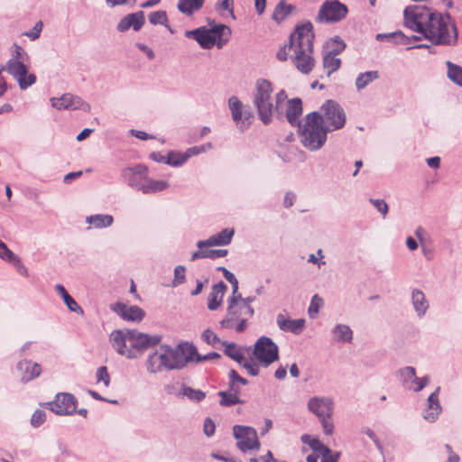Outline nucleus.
<instances>
[{
    "instance_id": "f257e3e1",
    "label": "nucleus",
    "mask_w": 462,
    "mask_h": 462,
    "mask_svg": "<svg viewBox=\"0 0 462 462\" xmlns=\"http://www.w3.org/2000/svg\"><path fill=\"white\" fill-rule=\"evenodd\" d=\"M404 24L420 33L436 45H455L457 41L456 25L448 14L443 15L426 6H408L404 13Z\"/></svg>"
},
{
    "instance_id": "f03ea898",
    "label": "nucleus",
    "mask_w": 462,
    "mask_h": 462,
    "mask_svg": "<svg viewBox=\"0 0 462 462\" xmlns=\"http://www.w3.org/2000/svg\"><path fill=\"white\" fill-rule=\"evenodd\" d=\"M313 26L307 22L298 25L290 37L289 50L293 65L303 74H310L315 67L313 57Z\"/></svg>"
},
{
    "instance_id": "7ed1b4c3",
    "label": "nucleus",
    "mask_w": 462,
    "mask_h": 462,
    "mask_svg": "<svg viewBox=\"0 0 462 462\" xmlns=\"http://www.w3.org/2000/svg\"><path fill=\"white\" fill-rule=\"evenodd\" d=\"M160 336H150L135 329H116L111 332L109 341L117 354L127 358H137L147 348L160 343Z\"/></svg>"
},
{
    "instance_id": "20e7f679",
    "label": "nucleus",
    "mask_w": 462,
    "mask_h": 462,
    "mask_svg": "<svg viewBox=\"0 0 462 462\" xmlns=\"http://www.w3.org/2000/svg\"><path fill=\"white\" fill-rule=\"evenodd\" d=\"M328 131L322 125V118L318 112L307 115L305 122L299 126V134L302 145L310 150H319L327 140Z\"/></svg>"
},
{
    "instance_id": "39448f33",
    "label": "nucleus",
    "mask_w": 462,
    "mask_h": 462,
    "mask_svg": "<svg viewBox=\"0 0 462 462\" xmlns=\"http://www.w3.org/2000/svg\"><path fill=\"white\" fill-rule=\"evenodd\" d=\"M185 36L195 40L203 49L209 50L215 45L221 49L229 41L231 30L226 25L218 24L211 29L199 27L195 30L186 31Z\"/></svg>"
},
{
    "instance_id": "423d86ee",
    "label": "nucleus",
    "mask_w": 462,
    "mask_h": 462,
    "mask_svg": "<svg viewBox=\"0 0 462 462\" xmlns=\"http://www.w3.org/2000/svg\"><path fill=\"white\" fill-rule=\"evenodd\" d=\"M273 93V88L271 81L265 79H258L255 81L253 102L260 120L264 125H269L273 120V113L274 110Z\"/></svg>"
},
{
    "instance_id": "0eeeda50",
    "label": "nucleus",
    "mask_w": 462,
    "mask_h": 462,
    "mask_svg": "<svg viewBox=\"0 0 462 462\" xmlns=\"http://www.w3.org/2000/svg\"><path fill=\"white\" fill-rule=\"evenodd\" d=\"M254 315L252 306L245 305L235 298L227 299V308L225 319L220 321L223 328H235L236 332H243L247 328V321Z\"/></svg>"
},
{
    "instance_id": "6e6552de",
    "label": "nucleus",
    "mask_w": 462,
    "mask_h": 462,
    "mask_svg": "<svg viewBox=\"0 0 462 462\" xmlns=\"http://www.w3.org/2000/svg\"><path fill=\"white\" fill-rule=\"evenodd\" d=\"M164 356L167 358V371L184 368L189 362L193 361L196 346L189 343H180L175 347L162 346Z\"/></svg>"
},
{
    "instance_id": "1a4fd4ad",
    "label": "nucleus",
    "mask_w": 462,
    "mask_h": 462,
    "mask_svg": "<svg viewBox=\"0 0 462 462\" xmlns=\"http://www.w3.org/2000/svg\"><path fill=\"white\" fill-rule=\"evenodd\" d=\"M322 125L328 132L338 130L346 124V113L342 106L334 100H327L321 106Z\"/></svg>"
},
{
    "instance_id": "9d476101",
    "label": "nucleus",
    "mask_w": 462,
    "mask_h": 462,
    "mask_svg": "<svg viewBox=\"0 0 462 462\" xmlns=\"http://www.w3.org/2000/svg\"><path fill=\"white\" fill-rule=\"evenodd\" d=\"M253 355L260 364L267 367L279 359V347L272 338L263 336L255 342Z\"/></svg>"
},
{
    "instance_id": "9b49d317",
    "label": "nucleus",
    "mask_w": 462,
    "mask_h": 462,
    "mask_svg": "<svg viewBox=\"0 0 462 462\" xmlns=\"http://www.w3.org/2000/svg\"><path fill=\"white\" fill-rule=\"evenodd\" d=\"M348 14L347 6L338 0H326L320 6L317 21L319 23H334L345 19Z\"/></svg>"
},
{
    "instance_id": "f8f14e48",
    "label": "nucleus",
    "mask_w": 462,
    "mask_h": 462,
    "mask_svg": "<svg viewBox=\"0 0 462 462\" xmlns=\"http://www.w3.org/2000/svg\"><path fill=\"white\" fill-rule=\"evenodd\" d=\"M16 81L19 88L23 90L33 85L36 81V76L33 73H29L27 67L22 60L16 59H10L5 69Z\"/></svg>"
},
{
    "instance_id": "ddd939ff",
    "label": "nucleus",
    "mask_w": 462,
    "mask_h": 462,
    "mask_svg": "<svg viewBox=\"0 0 462 462\" xmlns=\"http://www.w3.org/2000/svg\"><path fill=\"white\" fill-rule=\"evenodd\" d=\"M233 434L237 440L238 448L243 452L259 448L260 442L254 428L236 425L233 428Z\"/></svg>"
},
{
    "instance_id": "4468645a",
    "label": "nucleus",
    "mask_w": 462,
    "mask_h": 462,
    "mask_svg": "<svg viewBox=\"0 0 462 462\" xmlns=\"http://www.w3.org/2000/svg\"><path fill=\"white\" fill-rule=\"evenodd\" d=\"M122 177L128 186L143 192V187L148 178V168L143 164L125 168L122 171Z\"/></svg>"
},
{
    "instance_id": "2eb2a0df",
    "label": "nucleus",
    "mask_w": 462,
    "mask_h": 462,
    "mask_svg": "<svg viewBox=\"0 0 462 462\" xmlns=\"http://www.w3.org/2000/svg\"><path fill=\"white\" fill-rule=\"evenodd\" d=\"M50 410L59 415H69L76 411L77 400L70 393H58L54 401L47 402Z\"/></svg>"
},
{
    "instance_id": "dca6fc26",
    "label": "nucleus",
    "mask_w": 462,
    "mask_h": 462,
    "mask_svg": "<svg viewBox=\"0 0 462 462\" xmlns=\"http://www.w3.org/2000/svg\"><path fill=\"white\" fill-rule=\"evenodd\" d=\"M51 103L53 107L56 109H69V110H77L80 109L85 112L90 111V105L84 100H82L78 96H73L71 94H64L60 97L51 98Z\"/></svg>"
},
{
    "instance_id": "f3484780",
    "label": "nucleus",
    "mask_w": 462,
    "mask_h": 462,
    "mask_svg": "<svg viewBox=\"0 0 462 462\" xmlns=\"http://www.w3.org/2000/svg\"><path fill=\"white\" fill-rule=\"evenodd\" d=\"M308 409L319 418L331 417L334 410V402L328 397L314 396L308 402Z\"/></svg>"
},
{
    "instance_id": "a211bd4d",
    "label": "nucleus",
    "mask_w": 462,
    "mask_h": 462,
    "mask_svg": "<svg viewBox=\"0 0 462 462\" xmlns=\"http://www.w3.org/2000/svg\"><path fill=\"white\" fill-rule=\"evenodd\" d=\"M228 106L232 114V118L235 121L236 126L244 131L249 126L250 113H244L243 104L237 97L232 96L228 99Z\"/></svg>"
},
{
    "instance_id": "6ab92c4d",
    "label": "nucleus",
    "mask_w": 462,
    "mask_h": 462,
    "mask_svg": "<svg viewBox=\"0 0 462 462\" xmlns=\"http://www.w3.org/2000/svg\"><path fill=\"white\" fill-rule=\"evenodd\" d=\"M333 42L336 43V47L323 57V67L328 70V76L340 68L341 60L336 56L346 47L344 42L339 37H336Z\"/></svg>"
},
{
    "instance_id": "aec40b11",
    "label": "nucleus",
    "mask_w": 462,
    "mask_h": 462,
    "mask_svg": "<svg viewBox=\"0 0 462 462\" xmlns=\"http://www.w3.org/2000/svg\"><path fill=\"white\" fill-rule=\"evenodd\" d=\"M145 23V16L143 11L129 14L124 16L116 25L119 32H125L129 29L139 32Z\"/></svg>"
},
{
    "instance_id": "412c9836",
    "label": "nucleus",
    "mask_w": 462,
    "mask_h": 462,
    "mask_svg": "<svg viewBox=\"0 0 462 462\" xmlns=\"http://www.w3.org/2000/svg\"><path fill=\"white\" fill-rule=\"evenodd\" d=\"M439 392L440 387L438 386L436 390L428 397L427 407L423 411V419L428 422H435L442 411V407L439 399Z\"/></svg>"
},
{
    "instance_id": "4be33fe9",
    "label": "nucleus",
    "mask_w": 462,
    "mask_h": 462,
    "mask_svg": "<svg viewBox=\"0 0 462 462\" xmlns=\"http://www.w3.org/2000/svg\"><path fill=\"white\" fill-rule=\"evenodd\" d=\"M234 235V228H225L219 233L211 236L207 240L199 241L197 245L199 248L227 245L231 243Z\"/></svg>"
},
{
    "instance_id": "5701e85b",
    "label": "nucleus",
    "mask_w": 462,
    "mask_h": 462,
    "mask_svg": "<svg viewBox=\"0 0 462 462\" xmlns=\"http://www.w3.org/2000/svg\"><path fill=\"white\" fill-rule=\"evenodd\" d=\"M111 310L128 321H141L145 315L144 311L138 306H127L121 302L112 305Z\"/></svg>"
},
{
    "instance_id": "b1692460",
    "label": "nucleus",
    "mask_w": 462,
    "mask_h": 462,
    "mask_svg": "<svg viewBox=\"0 0 462 462\" xmlns=\"http://www.w3.org/2000/svg\"><path fill=\"white\" fill-rule=\"evenodd\" d=\"M165 359L167 358L164 356L163 348L161 346L159 349L147 356L145 362L147 372L149 374H158L164 370L167 371V364Z\"/></svg>"
},
{
    "instance_id": "393cba45",
    "label": "nucleus",
    "mask_w": 462,
    "mask_h": 462,
    "mask_svg": "<svg viewBox=\"0 0 462 462\" xmlns=\"http://www.w3.org/2000/svg\"><path fill=\"white\" fill-rule=\"evenodd\" d=\"M277 325L282 331H289L293 334H300L305 327V319H291L286 318L283 314L277 316Z\"/></svg>"
},
{
    "instance_id": "a878e982",
    "label": "nucleus",
    "mask_w": 462,
    "mask_h": 462,
    "mask_svg": "<svg viewBox=\"0 0 462 462\" xmlns=\"http://www.w3.org/2000/svg\"><path fill=\"white\" fill-rule=\"evenodd\" d=\"M17 369L22 375V381L29 382L38 377L42 373L41 365L29 360H23L17 364Z\"/></svg>"
},
{
    "instance_id": "bb28decb",
    "label": "nucleus",
    "mask_w": 462,
    "mask_h": 462,
    "mask_svg": "<svg viewBox=\"0 0 462 462\" xmlns=\"http://www.w3.org/2000/svg\"><path fill=\"white\" fill-rule=\"evenodd\" d=\"M302 114V102L300 98L295 97L288 100L286 118L291 125H300V117Z\"/></svg>"
},
{
    "instance_id": "cd10ccee",
    "label": "nucleus",
    "mask_w": 462,
    "mask_h": 462,
    "mask_svg": "<svg viewBox=\"0 0 462 462\" xmlns=\"http://www.w3.org/2000/svg\"><path fill=\"white\" fill-rule=\"evenodd\" d=\"M226 291V285L223 282H219L212 286L208 299V308L210 310H216L220 307Z\"/></svg>"
},
{
    "instance_id": "c85d7f7f",
    "label": "nucleus",
    "mask_w": 462,
    "mask_h": 462,
    "mask_svg": "<svg viewBox=\"0 0 462 462\" xmlns=\"http://www.w3.org/2000/svg\"><path fill=\"white\" fill-rule=\"evenodd\" d=\"M411 302L418 317H423L429 309V302L425 294L420 290L414 289L411 291Z\"/></svg>"
},
{
    "instance_id": "c756f323",
    "label": "nucleus",
    "mask_w": 462,
    "mask_h": 462,
    "mask_svg": "<svg viewBox=\"0 0 462 462\" xmlns=\"http://www.w3.org/2000/svg\"><path fill=\"white\" fill-rule=\"evenodd\" d=\"M0 258L14 264L21 273L27 272L19 256L14 254L7 245L0 240Z\"/></svg>"
},
{
    "instance_id": "7c9ffc66",
    "label": "nucleus",
    "mask_w": 462,
    "mask_h": 462,
    "mask_svg": "<svg viewBox=\"0 0 462 462\" xmlns=\"http://www.w3.org/2000/svg\"><path fill=\"white\" fill-rule=\"evenodd\" d=\"M55 290L63 299L64 303L70 311L79 314L84 313L82 308L79 306L77 301L68 293V291H66L65 287L62 284H56Z\"/></svg>"
},
{
    "instance_id": "2f4dec72",
    "label": "nucleus",
    "mask_w": 462,
    "mask_h": 462,
    "mask_svg": "<svg viewBox=\"0 0 462 462\" xmlns=\"http://www.w3.org/2000/svg\"><path fill=\"white\" fill-rule=\"evenodd\" d=\"M335 341L338 343H350L353 339V331L349 326L338 324L332 329Z\"/></svg>"
},
{
    "instance_id": "473e14b6",
    "label": "nucleus",
    "mask_w": 462,
    "mask_h": 462,
    "mask_svg": "<svg viewBox=\"0 0 462 462\" xmlns=\"http://www.w3.org/2000/svg\"><path fill=\"white\" fill-rule=\"evenodd\" d=\"M240 390L221 391L218 395L221 397L219 402L220 405L230 407L238 403H243V401L239 398Z\"/></svg>"
},
{
    "instance_id": "72a5a7b5",
    "label": "nucleus",
    "mask_w": 462,
    "mask_h": 462,
    "mask_svg": "<svg viewBox=\"0 0 462 462\" xmlns=\"http://www.w3.org/2000/svg\"><path fill=\"white\" fill-rule=\"evenodd\" d=\"M295 9L292 5L286 4L283 0L280 1L274 8L272 18L278 23L285 20Z\"/></svg>"
},
{
    "instance_id": "f704fd0d",
    "label": "nucleus",
    "mask_w": 462,
    "mask_h": 462,
    "mask_svg": "<svg viewBox=\"0 0 462 462\" xmlns=\"http://www.w3.org/2000/svg\"><path fill=\"white\" fill-rule=\"evenodd\" d=\"M86 222L92 225L95 228H104L110 226L114 218L111 215L97 214L87 217Z\"/></svg>"
},
{
    "instance_id": "c9c22d12",
    "label": "nucleus",
    "mask_w": 462,
    "mask_h": 462,
    "mask_svg": "<svg viewBox=\"0 0 462 462\" xmlns=\"http://www.w3.org/2000/svg\"><path fill=\"white\" fill-rule=\"evenodd\" d=\"M205 0H179L178 10L187 15L202 8Z\"/></svg>"
},
{
    "instance_id": "e433bc0d",
    "label": "nucleus",
    "mask_w": 462,
    "mask_h": 462,
    "mask_svg": "<svg viewBox=\"0 0 462 462\" xmlns=\"http://www.w3.org/2000/svg\"><path fill=\"white\" fill-rule=\"evenodd\" d=\"M379 78V73L376 70H370L360 73L356 79V88L358 91L364 89L370 83Z\"/></svg>"
},
{
    "instance_id": "4c0bfd02",
    "label": "nucleus",
    "mask_w": 462,
    "mask_h": 462,
    "mask_svg": "<svg viewBox=\"0 0 462 462\" xmlns=\"http://www.w3.org/2000/svg\"><path fill=\"white\" fill-rule=\"evenodd\" d=\"M222 345L225 346V355L238 364H240L245 358L243 350L236 344L223 341Z\"/></svg>"
},
{
    "instance_id": "58836bf2",
    "label": "nucleus",
    "mask_w": 462,
    "mask_h": 462,
    "mask_svg": "<svg viewBox=\"0 0 462 462\" xmlns=\"http://www.w3.org/2000/svg\"><path fill=\"white\" fill-rule=\"evenodd\" d=\"M169 187V184L165 180H157L150 179L149 177L145 180L144 187H143V194L156 193L162 191Z\"/></svg>"
},
{
    "instance_id": "ea45409f",
    "label": "nucleus",
    "mask_w": 462,
    "mask_h": 462,
    "mask_svg": "<svg viewBox=\"0 0 462 462\" xmlns=\"http://www.w3.org/2000/svg\"><path fill=\"white\" fill-rule=\"evenodd\" d=\"M188 159H189V156H188L187 151L183 153L180 152H170L165 160V163L178 167L182 165Z\"/></svg>"
},
{
    "instance_id": "a19ab883",
    "label": "nucleus",
    "mask_w": 462,
    "mask_h": 462,
    "mask_svg": "<svg viewBox=\"0 0 462 462\" xmlns=\"http://www.w3.org/2000/svg\"><path fill=\"white\" fill-rule=\"evenodd\" d=\"M148 18H149V22H150L151 24H152V25H157V24L164 25L165 27L169 28L171 32H173L172 30L170 28V26L168 24V16H167V13L165 11L159 10V11L152 12L149 14Z\"/></svg>"
},
{
    "instance_id": "79ce46f5",
    "label": "nucleus",
    "mask_w": 462,
    "mask_h": 462,
    "mask_svg": "<svg viewBox=\"0 0 462 462\" xmlns=\"http://www.w3.org/2000/svg\"><path fill=\"white\" fill-rule=\"evenodd\" d=\"M448 77L458 86H462V67L447 61Z\"/></svg>"
},
{
    "instance_id": "37998d69",
    "label": "nucleus",
    "mask_w": 462,
    "mask_h": 462,
    "mask_svg": "<svg viewBox=\"0 0 462 462\" xmlns=\"http://www.w3.org/2000/svg\"><path fill=\"white\" fill-rule=\"evenodd\" d=\"M401 380L404 385V387L408 389H411L412 385L409 383L410 381L414 382L416 378V370L412 366H406L403 369L399 371Z\"/></svg>"
},
{
    "instance_id": "c03bdc74",
    "label": "nucleus",
    "mask_w": 462,
    "mask_h": 462,
    "mask_svg": "<svg viewBox=\"0 0 462 462\" xmlns=\"http://www.w3.org/2000/svg\"><path fill=\"white\" fill-rule=\"evenodd\" d=\"M323 299L319 297L318 294H315L310 300V304L309 306V315L311 319H315L319 312L320 308L323 306Z\"/></svg>"
},
{
    "instance_id": "a18cd8bd",
    "label": "nucleus",
    "mask_w": 462,
    "mask_h": 462,
    "mask_svg": "<svg viewBox=\"0 0 462 462\" xmlns=\"http://www.w3.org/2000/svg\"><path fill=\"white\" fill-rule=\"evenodd\" d=\"M182 394L195 402H201L206 397V393L201 390L193 389L189 386H183Z\"/></svg>"
},
{
    "instance_id": "49530a36",
    "label": "nucleus",
    "mask_w": 462,
    "mask_h": 462,
    "mask_svg": "<svg viewBox=\"0 0 462 462\" xmlns=\"http://www.w3.org/2000/svg\"><path fill=\"white\" fill-rule=\"evenodd\" d=\"M201 337L203 341H205L207 344L215 346L218 343L222 344L223 341L220 340V338L217 336L216 333H214L210 329H206L203 331Z\"/></svg>"
},
{
    "instance_id": "de8ad7c7",
    "label": "nucleus",
    "mask_w": 462,
    "mask_h": 462,
    "mask_svg": "<svg viewBox=\"0 0 462 462\" xmlns=\"http://www.w3.org/2000/svg\"><path fill=\"white\" fill-rule=\"evenodd\" d=\"M97 383H103L106 387L110 383V375L107 372L106 366H100L97 371Z\"/></svg>"
},
{
    "instance_id": "09e8293b",
    "label": "nucleus",
    "mask_w": 462,
    "mask_h": 462,
    "mask_svg": "<svg viewBox=\"0 0 462 462\" xmlns=\"http://www.w3.org/2000/svg\"><path fill=\"white\" fill-rule=\"evenodd\" d=\"M230 378V389L231 390H240L236 383H240L243 385H246L248 381L243 377H241L235 370H231L229 372Z\"/></svg>"
},
{
    "instance_id": "8fccbe9b",
    "label": "nucleus",
    "mask_w": 462,
    "mask_h": 462,
    "mask_svg": "<svg viewBox=\"0 0 462 462\" xmlns=\"http://www.w3.org/2000/svg\"><path fill=\"white\" fill-rule=\"evenodd\" d=\"M185 279V267L182 265L176 266L174 269V279L172 281V285L178 286L184 283Z\"/></svg>"
},
{
    "instance_id": "3c124183",
    "label": "nucleus",
    "mask_w": 462,
    "mask_h": 462,
    "mask_svg": "<svg viewBox=\"0 0 462 462\" xmlns=\"http://www.w3.org/2000/svg\"><path fill=\"white\" fill-rule=\"evenodd\" d=\"M241 366H243L249 374L253 376H256L259 374V367L257 364L253 362V360H248L245 358L240 364Z\"/></svg>"
},
{
    "instance_id": "603ef678",
    "label": "nucleus",
    "mask_w": 462,
    "mask_h": 462,
    "mask_svg": "<svg viewBox=\"0 0 462 462\" xmlns=\"http://www.w3.org/2000/svg\"><path fill=\"white\" fill-rule=\"evenodd\" d=\"M213 148V145L211 143H207L199 146H194L187 149L188 156L192 157L194 155H198L199 153L205 152L208 150H210Z\"/></svg>"
},
{
    "instance_id": "864d4df0",
    "label": "nucleus",
    "mask_w": 462,
    "mask_h": 462,
    "mask_svg": "<svg viewBox=\"0 0 462 462\" xmlns=\"http://www.w3.org/2000/svg\"><path fill=\"white\" fill-rule=\"evenodd\" d=\"M369 201L382 214L383 218H385L389 209L385 200L370 199Z\"/></svg>"
},
{
    "instance_id": "5fc2aeb1",
    "label": "nucleus",
    "mask_w": 462,
    "mask_h": 462,
    "mask_svg": "<svg viewBox=\"0 0 462 462\" xmlns=\"http://www.w3.org/2000/svg\"><path fill=\"white\" fill-rule=\"evenodd\" d=\"M46 420V414L42 410H36L32 418H31V424L32 426L37 428L41 426Z\"/></svg>"
},
{
    "instance_id": "6e6d98bb",
    "label": "nucleus",
    "mask_w": 462,
    "mask_h": 462,
    "mask_svg": "<svg viewBox=\"0 0 462 462\" xmlns=\"http://www.w3.org/2000/svg\"><path fill=\"white\" fill-rule=\"evenodd\" d=\"M310 448L314 452L319 453L320 456H322L324 453L325 454L330 453V448L328 447L325 446L323 443H321L319 439H316V440L311 441Z\"/></svg>"
},
{
    "instance_id": "4d7b16f0",
    "label": "nucleus",
    "mask_w": 462,
    "mask_h": 462,
    "mask_svg": "<svg viewBox=\"0 0 462 462\" xmlns=\"http://www.w3.org/2000/svg\"><path fill=\"white\" fill-rule=\"evenodd\" d=\"M323 431L326 435H331L334 430V424L331 420V417L319 418Z\"/></svg>"
},
{
    "instance_id": "13d9d810",
    "label": "nucleus",
    "mask_w": 462,
    "mask_h": 462,
    "mask_svg": "<svg viewBox=\"0 0 462 462\" xmlns=\"http://www.w3.org/2000/svg\"><path fill=\"white\" fill-rule=\"evenodd\" d=\"M218 358H220V355L217 352H211V353L202 356V355L199 354L198 351L196 350V354L194 355L193 361L199 363L202 361L218 359Z\"/></svg>"
},
{
    "instance_id": "bf43d9fd",
    "label": "nucleus",
    "mask_w": 462,
    "mask_h": 462,
    "mask_svg": "<svg viewBox=\"0 0 462 462\" xmlns=\"http://www.w3.org/2000/svg\"><path fill=\"white\" fill-rule=\"evenodd\" d=\"M42 23L39 21L38 23H35L34 27L30 32H26L24 34L32 40H36L40 36V33L42 30Z\"/></svg>"
},
{
    "instance_id": "052dcab7",
    "label": "nucleus",
    "mask_w": 462,
    "mask_h": 462,
    "mask_svg": "<svg viewBox=\"0 0 462 462\" xmlns=\"http://www.w3.org/2000/svg\"><path fill=\"white\" fill-rule=\"evenodd\" d=\"M430 382L429 376H423V377H417L414 379L413 383L415 384V387H412L411 389L414 392H420Z\"/></svg>"
},
{
    "instance_id": "680f3d73",
    "label": "nucleus",
    "mask_w": 462,
    "mask_h": 462,
    "mask_svg": "<svg viewBox=\"0 0 462 462\" xmlns=\"http://www.w3.org/2000/svg\"><path fill=\"white\" fill-rule=\"evenodd\" d=\"M215 423L210 418L204 420L203 430L206 436L211 437L215 432Z\"/></svg>"
},
{
    "instance_id": "e2e57ef3",
    "label": "nucleus",
    "mask_w": 462,
    "mask_h": 462,
    "mask_svg": "<svg viewBox=\"0 0 462 462\" xmlns=\"http://www.w3.org/2000/svg\"><path fill=\"white\" fill-rule=\"evenodd\" d=\"M217 6L220 10H226L233 14L234 1L233 0H222L217 3Z\"/></svg>"
},
{
    "instance_id": "0e129e2a",
    "label": "nucleus",
    "mask_w": 462,
    "mask_h": 462,
    "mask_svg": "<svg viewBox=\"0 0 462 462\" xmlns=\"http://www.w3.org/2000/svg\"><path fill=\"white\" fill-rule=\"evenodd\" d=\"M226 249H211L208 250V258L209 259H217L224 257L227 254Z\"/></svg>"
},
{
    "instance_id": "69168bd1",
    "label": "nucleus",
    "mask_w": 462,
    "mask_h": 462,
    "mask_svg": "<svg viewBox=\"0 0 462 462\" xmlns=\"http://www.w3.org/2000/svg\"><path fill=\"white\" fill-rule=\"evenodd\" d=\"M136 47L139 50H141L142 51H143L149 60L154 59V57H155L154 51L147 45L138 42V43H136Z\"/></svg>"
},
{
    "instance_id": "338daca9",
    "label": "nucleus",
    "mask_w": 462,
    "mask_h": 462,
    "mask_svg": "<svg viewBox=\"0 0 462 462\" xmlns=\"http://www.w3.org/2000/svg\"><path fill=\"white\" fill-rule=\"evenodd\" d=\"M339 456H340V453L339 452H336L334 454H332L331 452L330 453H328V454H323L321 457V462H338V459H339Z\"/></svg>"
},
{
    "instance_id": "774afa93",
    "label": "nucleus",
    "mask_w": 462,
    "mask_h": 462,
    "mask_svg": "<svg viewBox=\"0 0 462 462\" xmlns=\"http://www.w3.org/2000/svg\"><path fill=\"white\" fill-rule=\"evenodd\" d=\"M200 258H208V250H203V248H199V250L194 252L191 254V261H195Z\"/></svg>"
}]
</instances>
